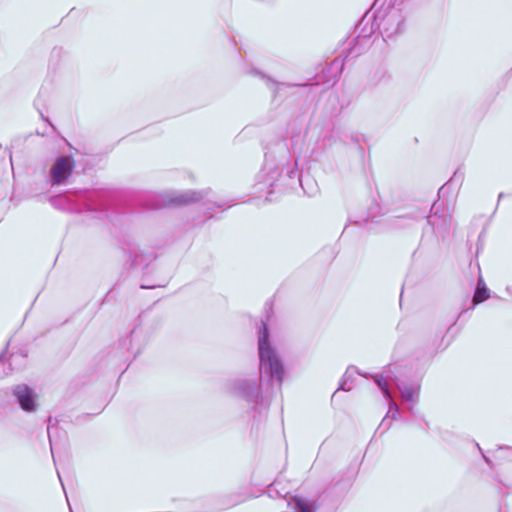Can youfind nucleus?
I'll return each instance as SVG.
<instances>
[{
    "mask_svg": "<svg viewBox=\"0 0 512 512\" xmlns=\"http://www.w3.org/2000/svg\"><path fill=\"white\" fill-rule=\"evenodd\" d=\"M259 75L263 78V79H266L268 84L271 85V88L273 89V93H274V96L277 95V93L280 91V88L281 87H305V86H308L310 85L309 83H296V84H291V83H284V82H275L274 80H272L271 78L265 76L264 74L262 73H259Z\"/></svg>",
    "mask_w": 512,
    "mask_h": 512,
    "instance_id": "nucleus-17",
    "label": "nucleus"
},
{
    "mask_svg": "<svg viewBox=\"0 0 512 512\" xmlns=\"http://www.w3.org/2000/svg\"><path fill=\"white\" fill-rule=\"evenodd\" d=\"M392 77L389 71L384 67H379L374 70L371 76V83L375 86L388 84Z\"/></svg>",
    "mask_w": 512,
    "mask_h": 512,
    "instance_id": "nucleus-15",
    "label": "nucleus"
},
{
    "mask_svg": "<svg viewBox=\"0 0 512 512\" xmlns=\"http://www.w3.org/2000/svg\"><path fill=\"white\" fill-rule=\"evenodd\" d=\"M278 484H279V483H278V481H275V482L272 484V487H271V488H270V490H269V491H270V493H272V492H273V487H276Z\"/></svg>",
    "mask_w": 512,
    "mask_h": 512,
    "instance_id": "nucleus-23",
    "label": "nucleus"
},
{
    "mask_svg": "<svg viewBox=\"0 0 512 512\" xmlns=\"http://www.w3.org/2000/svg\"><path fill=\"white\" fill-rule=\"evenodd\" d=\"M376 28L377 26L374 10H370L366 12L365 15L361 18V20L355 25L352 34L360 38L365 37L372 39Z\"/></svg>",
    "mask_w": 512,
    "mask_h": 512,
    "instance_id": "nucleus-11",
    "label": "nucleus"
},
{
    "mask_svg": "<svg viewBox=\"0 0 512 512\" xmlns=\"http://www.w3.org/2000/svg\"><path fill=\"white\" fill-rule=\"evenodd\" d=\"M438 206L437 202L433 204L431 210L434 212L427 217V223L432 227L434 232L442 234L448 231L451 219L445 214L439 215Z\"/></svg>",
    "mask_w": 512,
    "mask_h": 512,
    "instance_id": "nucleus-12",
    "label": "nucleus"
},
{
    "mask_svg": "<svg viewBox=\"0 0 512 512\" xmlns=\"http://www.w3.org/2000/svg\"><path fill=\"white\" fill-rule=\"evenodd\" d=\"M75 161L71 156H59L49 171V182L52 187L65 184L73 173Z\"/></svg>",
    "mask_w": 512,
    "mask_h": 512,
    "instance_id": "nucleus-8",
    "label": "nucleus"
},
{
    "mask_svg": "<svg viewBox=\"0 0 512 512\" xmlns=\"http://www.w3.org/2000/svg\"><path fill=\"white\" fill-rule=\"evenodd\" d=\"M483 457L487 463H490L489 459L486 456L483 455Z\"/></svg>",
    "mask_w": 512,
    "mask_h": 512,
    "instance_id": "nucleus-28",
    "label": "nucleus"
},
{
    "mask_svg": "<svg viewBox=\"0 0 512 512\" xmlns=\"http://www.w3.org/2000/svg\"><path fill=\"white\" fill-rule=\"evenodd\" d=\"M334 134L337 135V136H340V131L339 130H334Z\"/></svg>",
    "mask_w": 512,
    "mask_h": 512,
    "instance_id": "nucleus-27",
    "label": "nucleus"
},
{
    "mask_svg": "<svg viewBox=\"0 0 512 512\" xmlns=\"http://www.w3.org/2000/svg\"><path fill=\"white\" fill-rule=\"evenodd\" d=\"M54 207L81 213L84 211H105V202L101 193L97 191H79L74 195V199L67 195H58L50 199Z\"/></svg>",
    "mask_w": 512,
    "mask_h": 512,
    "instance_id": "nucleus-4",
    "label": "nucleus"
},
{
    "mask_svg": "<svg viewBox=\"0 0 512 512\" xmlns=\"http://www.w3.org/2000/svg\"><path fill=\"white\" fill-rule=\"evenodd\" d=\"M15 396L20 407L26 412H34L37 408L36 394L34 390L26 384L16 385L13 389Z\"/></svg>",
    "mask_w": 512,
    "mask_h": 512,
    "instance_id": "nucleus-10",
    "label": "nucleus"
},
{
    "mask_svg": "<svg viewBox=\"0 0 512 512\" xmlns=\"http://www.w3.org/2000/svg\"><path fill=\"white\" fill-rule=\"evenodd\" d=\"M288 506L293 512H315L316 506L313 501L293 496L288 501Z\"/></svg>",
    "mask_w": 512,
    "mask_h": 512,
    "instance_id": "nucleus-13",
    "label": "nucleus"
},
{
    "mask_svg": "<svg viewBox=\"0 0 512 512\" xmlns=\"http://www.w3.org/2000/svg\"><path fill=\"white\" fill-rule=\"evenodd\" d=\"M373 379H374V382L377 384V386L382 391L385 399L388 401L389 410H388L386 416L382 419V421L377 429V431L384 433L390 428L392 420H396L399 417V406L393 400L392 394H391L389 388L387 387V381L384 379V377L381 375H375L373 377Z\"/></svg>",
    "mask_w": 512,
    "mask_h": 512,
    "instance_id": "nucleus-9",
    "label": "nucleus"
},
{
    "mask_svg": "<svg viewBox=\"0 0 512 512\" xmlns=\"http://www.w3.org/2000/svg\"><path fill=\"white\" fill-rule=\"evenodd\" d=\"M380 375L387 381L388 388L389 382L396 386L400 392L402 400L407 403V409L412 413L414 406L419 400V382L416 380H404L400 373L399 375L394 374L390 366Z\"/></svg>",
    "mask_w": 512,
    "mask_h": 512,
    "instance_id": "nucleus-7",
    "label": "nucleus"
},
{
    "mask_svg": "<svg viewBox=\"0 0 512 512\" xmlns=\"http://www.w3.org/2000/svg\"><path fill=\"white\" fill-rule=\"evenodd\" d=\"M489 298V289L482 277L478 278L477 287L473 296V304H479Z\"/></svg>",
    "mask_w": 512,
    "mask_h": 512,
    "instance_id": "nucleus-16",
    "label": "nucleus"
},
{
    "mask_svg": "<svg viewBox=\"0 0 512 512\" xmlns=\"http://www.w3.org/2000/svg\"><path fill=\"white\" fill-rule=\"evenodd\" d=\"M135 333V330L131 331L130 335L125 337L120 341V345L125 348L127 351L130 350L131 344H132V336Z\"/></svg>",
    "mask_w": 512,
    "mask_h": 512,
    "instance_id": "nucleus-19",
    "label": "nucleus"
},
{
    "mask_svg": "<svg viewBox=\"0 0 512 512\" xmlns=\"http://www.w3.org/2000/svg\"><path fill=\"white\" fill-rule=\"evenodd\" d=\"M243 501H244V499L241 496H236V498L229 503V507L238 505L239 503H241Z\"/></svg>",
    "mask_w": 512,
    "mask_h": 512,
    "instance_id": "nucleus-21",
    "label": "nucleus"
},
{
    "mask_svg": "<svg viewBox=\"0 0 512 512\" xmlns=\"http://www.w3.org/2000/svg\"><path fill=\"white\" fill-rule=\"evenodd\" d=\"M0 369L3 370L4 369V363H3V359H2V355H0ZM0 377H2V375L0 374Z\"/></svg>",
    "mask_w": 512,
    "mask_h": 512,
    "instance_id": "nucleus-22",
    "label": "nucleus"
},
{
    "mask_svg": "<svg viewBox=\"0 0 512 512\" xmlns=\"http://www.w3.org/2000/svg\"><path fill=\"white\" fill-rule=\"evenodd\" d=\"M285 179L294 182L296 179L301 184L297 162L283 150V154L278 158H272L266 155L263 167L256 176L254 189L258 197L266 194L265 200L273 201V195L280 193L283 186H291V183H285Z\"/></svg>",
    "mask_w": 512,
    "mask_h": 512,
    "instance_id": "nucleus-2",
    "label": "nucleus"
},
{
    "mask_svg": "<svg viewBox=\"0 0 512 512\" xmlns=\"http://www.w3.org/2000/svg\"><path fill=\"white\" fill-rule=\"evenodd\" d=\"M372 44L373 39L365 37L360 38L351 34L344 43V48L342 50L344 58H335L329 66L323 70L324 75L329 74L327 82L334 84L342 73L344 62H348L349 60L360 56L362 53L367 51Z\"/></svg>",
    "mask_w": 512,
    "mask_h": 512,
    "instance_id": "nucleus-5",
    "label": "nucleus"
},
{
    "mask_svg": "<svg viewBox=\"0 0 512 512\" xmlns=\"http://www.w3.org/2000/svg\"><path fill=\"white\" fill-rule=\"evenodd\" d=\"M259 371L253 377H239L229 383L230 389L248 403L256 404L261 395V382L268 386L281 387L284 367L276 350L270 343L266 321L262 320L258 329Z\"/></svg>",
    "mask_w": 512,
    "mask_h": 512,
    "instance_id": "nucleus-1",
    "label": "nucleus"
},
{
    "mask_svg": "<svg viewBox=\"0 0 512 512\" xmlns=\"http://www.w3.org/2000/svg\"><path fill=\"white\" fill-rule=\"evenodd\" d=\"M350 138H351L352 141L357 142V138L354 137L353 135H351Z\"/></svg>",
    "mask_w": 512,
    "mask_h": 512,
    "instance_id": "nucleus-26",
    "label": "nucleus"
},
{
    "mask_svg": "<svg viewBox=\"0 0 512 512\" xmlns=\"http://www.w3.org/2000/svg\"><path fill=\"white\" fill-rule=\"evenodd\" d=\"M506 291L512 295V285L507 286Z\"/></svg>",
    "mask_w": 512,
    "mask_h": 512,
    "instance_id": "nucleus-24",
    "label": "nucleus"
},
{
    "mask_svg": "<svg viewBox=\"0 0 512 512\" xmlns=\"http://www.w3.org/2000/svg\"><path fill=\"white\" fill-rule=\"evenodd\" d=\"M155 286H147V285H141V288L143 289H151V288H154Z\"/></svg>",
    "mask_w": 512,
    "mask_h": 512,
    "instance_id": "nucleus-25",
    "label": "nucleus"
},
{
    "mask_svg": "<svg viewBox=\"0 0 512 512\" xmlns=\"http://www.w3.org/2000/svg\"><path fill=\"white\" fill-rule=\"evenodd\" d=\"M207 196L206 191H167L148 194L143 204L147 209H159L171 205H185L198 202Z\"/></svg>",
    "mask_w": 512,
    "mask_h": 512,
    "instance_id": "nucleus-6",
    "label": "nucleus"
},
{
    "mask_svg": "<svg viewBox=\"0 0 512 512\" xmlns=\"http://www.w3.org/2000/svg\"><path fill=\"white\" fill-rule=\"evenodd\" d=\"M464 173L458 169L453 176L438 191L439 196L444 195L450 188H459L463 182Z\"/></svg>",
    "mask_w": 512,
    "mask_h": 512,
    "instance_id": "nucleus-14",
    "label": "nucleus"
},
{
    "mask_svg": "<svg viewBox=\"0 0 512 512\" xmlns=\"http://www.w3.org/2000/svg\"><path fill=\"white\" fill-rule=\"evenodd\" d=\"M410 7L404 0L374 1L371 10H374L376 26L384 41L403 33Z\"/></svg>",
    "mask_w": 512,
    "mask_h": 512,
    "instance_id": "nucleus-3",
    "label": "nucleus"
},
{
    "mask_svg": "<svg viewBox=\"0 0 512 512\" xmlns=\"http://www.w3.org/2000/svg\"><path fill=\"white\" fill-rule=\"evenodd\" d=\"M354 373H358V372L354 369V367H349V368L346 370V372H345V374H344V378H343V380H342V382H341V384H340V386H339V389H340V390H343V391H350V390L352 389V386L348 384V380H349L350 378H352V375H353Z\"/></svg>",
    "mask_w": 512,
    "mask_h": 512,
    "instance_id": "nucleus-18",
    "label": "nucleus"
},
{
    "mask_svg": "<svg viewBox=\"0 0 512 512\" xmlns=\"http://www.w3.org/2000/svg\"><path fill=\"white\" fill-rule=\"evenodd\" d=\"M48 422H49V424L47 427V433H48L51 453H52V456L54 457V444H53L52 431H51V429H52V426H51L52 418L51 417L48 418Z\"/></svg>",
    "mask_w": 512,
    "mask_h": 512,
    "instance_id": "nucleus-20",
    "label": "nucleus"
}]
</instances>
